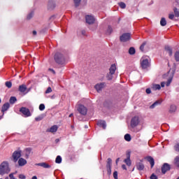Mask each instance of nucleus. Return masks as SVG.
I'll use <instances>...</instances> for the list:
<instances>
[{
	"label": "nucleus",
	"instance_id": "2",
	"mask_svg": "<svg viewBox=\"0 0 179 179\" xmlns=\"http://www.w3.org/2000/svg\"><path fill=\"white\" fill-rule=\"evenodd\" d=\"M10 172L9 164L6 162H2L0 165V175L3 176V174H8Z\"/></svg>",
	"mask_w": 179,
	"mask_h": 179
},
{
	"label": "nucleus",
	"instance_id": "59",
	"mask_svg": "<svg viewBox=\"0 0 179 179\" xmlns=\"http://www.w3.org/2000/svg\"><path fill=\"white\" fill-rule=\"evenodd\" d=\"M49 71H50L51 72H52V73H55V71H54V69H49Z\"/></svg>",
	"mask_w": 179,
	"mask_h": 179
},
{
	"label": "nucleus",
	"instance_id": "44",
	"mask_svg": "<svg viewBox=\"0 0 179 179\" xmlns=\"http://www.w3.org/2000/svg\"><path fill=\"white\" fill-rule=\"evenodd\" d=\"M39 110L41 111H43V110H45V106L44 105V103H41L40 106H39Z\"/></svg>",
	"mask_w": 179,
	"mask_h": 179
},
{
	"label": "nucleus",
	"instance_id": "19",
	"mask_svg": "<svg viewBox=\"0 0 179 179\" xmlns=\"http://www.w3.org/2000/svg\"><path fill=\"white\" fill-rule=\"evenodd\" d=\"M18 164H19V166H23L27 164V161H26V159H24L23 158H20L18 160Z\"/></svg>",
	"mask_w": 179,
	"mask_h": 179
},
{
	"label": "nucleus",
	"instance_id": "20",
	"mask_svg": "<svg viewBox=\"0 0 179 179\" xmlns=\"http://www.w3.org/2000/svg\"><path fill=\"white\" fill-rule=\"evenodd\" d=\"M165 51H166L170 57L173 55V49L170 46H166Z\"/></svg>",
	"mask_w": 179,
	"mask_h": 179
},
{
	"label": "nucleus",
	"instance_id": "14",
	"mask_svg": "<svg viewBox=\"0 0 179 179\" xmlns=\"http://www.w3.org/2000/svg\"><path fill=\"white\" fill-rule=\"evenodd\" d=\"M55 1L54 0H49L48 3V9L49 10H52V9L55 8Z\"/></svg>",
	"mask_w": 179,
	"mask_h": 179
},
{
	"label": "nucleus",
	"instance_id": "3",
	"mask_svg": "<svg viewBox=\"0 0 179 179\" xmlns=\"http://www.w3.org/2000/svg\"><path fill=\"white\" fill-rule=\"evenodd\" d=\"M54 59H55V62L57 64H58L59 65H64V64H65V62H66L65 57L60 52L55 53V55L54 56Z\"/></svg>",
	"mask_w": 179,
	"mask_h": 179
},
{
	"label": "nucleus",
	"instance_id": "61",
	"mask_svg": "<svg viewBox=\"0 0 179 179\" xmlns=\"http://www.w3.org/2000/svg\"><path fill=\"white\" fill-rule=\"evenodd\" d=\"M31 179H37V176H33Z\"/></svg>",
	"mask_w": 179,
	"mask_h": 179
},
{
	"label": "nucleus",
	"instance_id": "1",
	"mask_svg": "<svg viewBox=\"0 0 179 179\" xmlns=\"http://www.w3.org/2000/svg\"><path fill=\"white\" fill-rule=\"evenodd\" d=\"M173 78H174V73L169 71L167 73L163 76L164 79H166L167 82H162L161 83V87H164V86H170L173 80Z\"/></svg>",
	"mask_w": 179,
	"mask_h": 179
},
{
	"label": "nucleus",
	"instance_id": "29",
	"mask_svg": "<svg viewBox=\"0 0 179 179\" xmlns=\"http://www.w3.org/2000/svg\"><path fill=\"white\" fill-rule=\"evenodd\" d=\"M160 24H161V26H163V27H164V26H166V24H167V21H166V18L162 17L161 19Z\"/></svg>",
	"mask_w": 179,
	"mask_h": 179
},
{
	"label": "nucleus",
	"instance_id": "50",
	"mask_svg": "<svg viewBox=\"0 0 179 179\" xmlns=\"http://www.w3.org/2000/svg\"><path fill=\"white\" fill-rule=\"evenodd\" d=\"M175 14L171 13L169 15V18L171 19V20H173L174 19Z\"/></svg>",
	"mask_w": 179,
	"mask_h": 179
},
{
	"label": "nucleus",
	"instance_id": "52",
	"mask_svg": "<svg viewBox=\"0 0 179 179\" xmlns=\"http://www.w3.org/2000/svg\"><path fill=\"white\" fill-rule=\"evenodd\" d=\"M145 92L147 94H150V93H152V90H150V88H147Z\"/></svg>",
	"mask_w": 179,
	"mask_h": 179
},
{
	"label": "nucleus",
	"instance_id": "25",
	"mask_svg": "<svg viewBox=\"0 0 179 179\" xmlns=\"http://www.w3.org/2000/svg\"><path fill=\"white\" fill-rule=\"evenodd\" d=\"M112 164H113V159H111V158H108L107 159L106 169L111 168Z\"/></svg>",
	"mask_w": 179,
	"mask_h": 179
},
{
	"label": "nucleus",
	"instance_id": "24",
	"mask_svg": "<svg viewBox=\"0 0 179 179\" xmlns=\"http://www.w3.org/2000/svg\"><path fill=\"white\" fill-rule=\"evenodd\" d=\"M10 107V105H9V103H4L2 106V110L1 111L3 113H5V111H7V110Z\"/></svg>",
	"mask_w": 179,
	"mask_h": 179
},
{
	"label": "nucleus",
	"instance_id": "56",
	"mask_svg": "<svg viewBox=\"0 0 179 179\" xmlns=\"http://www.w3.org/2000/svg\"><path fill=\"white\" fill-rule=\"evenodd\" d=\"M81 34H82L83 36H86V31L82 30V31H81Z\"/></svg>",
	"mask_w": 179,
	"mask_h": 179
},
{
	"label": "nucleus",
	"instance_id": "37",
	"mask_svg": "<svg viewBox=\"0 0 179 179\" xmlns=\"http://www.w3.org/2000/svg\"><path fill=\"white\" fill-rule=\"evenodd\" d=\"M17 99H16V97H15V96H11L10 98V104H15V101H17Z\"/></svg>",
	"mask_w": 179,
	"mask_h": 179
},
{
	"label": "nucleus",
	"instance_id": "8",
	"mask_svg": "<svg viewBox=\"0 0 179 179\" xmlns=\"http://www.w3.org/2000/svg\"><path fill=\"white\" fill-rule=\"evenodd\" d=\"M106 83H99L95 85L94 89L96 90L98 93H100V92H101L103 89L106 87Z\"/></svg>",
	"mask_w": 179,
	"mask_h": 179
},
{
	"label": "nucleus",
	"instance_id": "31",
	"mask_svg": "<svg viewBox=\"0 0 179 179\" xmlns=\"http://www.w3.org/2000/svg\"><path fill=\"white\" fill-rule=\"evenodd\" d=\"M31 154V148H27L25 150V155L27 157H29V156H30Z\"/></svg>",
	"mask_w": 179,
	"mask_h": 179
},
{
	"label": "nucleus",
	"instance_id": "30",
	"mask_svg": "<svg viewBox=\"0 0 179 179\" xmlns=\"http://www.w3.org/2000/svg\"><path fill=\"white\" fill-rule=\"evenodd\" d=\"M174 164L176 166V167H179V157L177 156L174 159Z\"/></svg>",
	"mask_w": 179,
	"mask_h": 179
},
{
	"label": "nucleus",
	"instance_id": "64",
	"mask_svg": "<svg viewBox=\"0 0 179 179\" xmlns=\"http://www.w3.org/2000/svg\"><path fill=\"white\" fill-rule=\"evenodd\" d=\"M56 142H59V139H56Z\"/></svg>",
	"mask_w": 179,
	"mask_h": 179
},
{
	"label": "nucleus",
	"instance_id": "9",
	"mask_svg": "<svg viewBox=\"0 0 179 179\" xmlns=\"http://www.w3.org/2000/svg\"><path fill=\"white\" fill-rule=\"evenodd\" d=\"M77 110L82 115H86V114H87V108L83 105H79Z\"/></svg>",
	"mask_w": 179,
	"mask_h": 179
},
{
	"label": "nucleus",
	"instance_id": "46",
	"mask_svg": "<svg viewBox=\"0 0 179 179\" xmlns=\"http://www.w3.org/2000/svg\"><path fill=\"white\" fill-rule=\"evenodd\" d=\"M146 45V42H144L141 46L140 50L141 51H143V49L145 48V46Z\"/></svg>",
	"mask_w": 179,
	"mask_h": 179
},
{
	"label": "nucleus",
	"instance_id": "27",
	"mask_svg": "<svg viewBox=\"0 0 179 179\" xmlns=\"http://www.w3.org/2000/svg\"><path fill=\"white\" fill-rule=\"evenodd\" d=\"M159 104H162V101H156L154 103H152L150 106V108L153 109L155 107L159 106Z\"/></svg>",
	"mask_w": 179,
	"mask_h": 179
},
{
	"label": "nucleus",
	"instance_id": "45",
	"mask_svg": "<svg viewBox=\"0 0 179 179\" xmlns=\"http://www.w3.org/2000/svg\"><path fill=\"white\" fill-rule=\"evenodd\" d=\"M52 92V89L51 87L47 88L46 91L45 92V94H48V93H51Z\"/></svg>",
	"mask_w": 179,
	"mask_h": 179
},
{
	"label": "nucleus",
	"instance_id": "47",
	"mask_svg": "<svg viewBox=\"0 0 179 179\" xmlns=\"http://www.w3.org/2000/svg\"><path fill=\"white\" fill-rule=\"evenodd\" d=\"M113 177L115 179H118V172L117 171H114Z\"/></svg>",
	"mask_w": 179,
	"mask_h": 179
},
{
	"label": "nucleus",
	"instance_id": "42",
	"mask_svg": "<svg viewBox=\"0 0 179 179\" xmlns=\"http://www.w3.org/2000/svg\"><path fill=\"white\" fill-rule=\"evenodd\" d=\"M114 74H111V73H108L107 76H106V78L108 79V80H113V76Z\"/></svg>",
	"mask_w": 179,
	"mask_h": 179
},
{
	"label": "nucleus",
	"instance_id": "28",
	"mask_svg": "<svg viewBox=\"0 0 179 179\" xmlns=\"http://www.w3.org/2000/svg\"><path fill=\"white\" fill-rule=\"evenodd\" d=\"M131 156L129 155L127 156V158L126 159H124V163L127 164V166H131V159H130Z\"/></svg>",
	"mask_w": 179,
	"mask_h": 179
},
{
	"label": "nucleus",
	"instance_id": "32",
	"mask_svg": "<svg viewBox=\"0 0 179 179\" xmlns=\"http://www.w3.org/2000/svg\"><path fill=\"white\" fill-rule=\"evenodd\" d=\"M62 162V158L61 157V156L58 155L57 157H56V159H55V163H57L58 164H59L60 163Z\"/></svg>",
	"mask_w": 179,
	"mask_h": 179
},
{
	"label": "nucleus",
	"instance_id": "36",
	"mask_svg": "<svg viewBox=\"0 0 179 179\" xmlns=\"http://www.w3.org/2000/svg\"><path fill=\"white\" fill-rule=\"evenodd\" d=\"M124 139L127 141V142H131V135L127 134L124 136Z\"/></svg>",
	"mask_w": 179,
	"mask_h": 179
},
{
	"label": "nucleus",
	"instance_id": "35",
	"mask_svg": "<svg viewBox=\"0 0 179 179\" xmlns=\"http://www.w3.org/2000/svg\"><path fill=\"white\" fill-rule=\"evenodd\" d=\"M175 59L177 62H179V50L176 51L174 55Z\"/></svg>",
	"mask_w": 179,
	"mask_h": 179
},
{
	"label": "nucleus",
	"instance_id": "48",
	"mask_svg": "<svg viewBox=\"0 0 179 179\" xmlns=\"http://www.w3.org/2000/svg\"><path fill=\"white\" fill-rule=\"evenodd\" d=\"M33 16H34V13H31L27 15V19L28 20H30V19H31V17H33Z\"/></svg>",
	"mask_w": 179,
	"mask_h": 179
},
{
	"label": "nucleus",
	"instance_id": "7",
	"mask_svg": "<svg viewBox=\"0 0 179 179\" xmlns=\"http://www.w3.org/2000/svg\"><path fill=\"white\" fill-rule=\"evenodd\" d=\"M139 117L135 116L131 120V128H135L136 127H138L139 125Z\"/></svg>",
	"mask_w": 179,
	"mask_h": 179
},
{
	"label": "nucleus",
	"instance_id": "38",
	"mask_svg": "<svg viewBox=\"0 0 179 179\" xmlns=\"http://www.w3.org/2000/svg\"><path fill=\"white\" fill-rule=\"evenodd\" d=\"M73 1H74V5L76 8H78V6L80 5V2H82V0H73Z\"/></svg>",
	"mask_w": 179,
	"mask_h": 179
},
{
	"label": "nucleus",
	"instance_id": "40",
	"mask_svg": "<svg viewBox=\"0 0 179 179\" xmlns=\"http://www.w3.org/2000/svg\"><path fill=\"white\" fill-rule=\"evenodd\" d=\"M106 33L107 34H111V33H113V27H111L110 26H108Z\"/></svg>",
	"mask_w": 179,
	"mask_h": 179
},
{
	"label": "nucleus",
	"instance_id": "41",
	"mask_svg": "<svg viewBox=\"0 0 179 179\" xmlns=\"http://www.w3.org/2000/svg\"><path fill=\"white\" fill-rule=\"evenodd\" d=\"M45 115H41L40 116L37 117L35 118L36 121H41L44 118Z\"/></svg>",
	"mask_w": 179,
	"mask_h": 179
},
{
	"label": "nucleus",
	"instance_id": "12",
	"mask_svg": "<svg viewBox=\"0 0 179 179\" xmlns=\"http://www.w3.org/2000/svg\"><path fill=\"white\" fill-rule=\"evenodd\" d=\"M168 111L169 114H176V113H177V106L175 104H171Z\"/></svg>",
	"mask_w": 179,
	"mask_h": 179
},
{
	"label": "nucleus",
	"instance_id": "49",
	"mask_svg": "<svg viewBox=\"0 0 179 179\" xmlns=\"http://www.w3.org/2000/svg\"><path fill=\"white\" fill-rule=\"evenodd\" d=\"M174 149L176 152H179V143H177L174 145Z\"/></svg>",
	"mask_w": 179,
	"mask_h": 179
},
{
	"label": "nucleus",
	"instance_id": "58",
	"mask_svg": "<svg viewBox=\"0 0 179 179\" xmlns=\"http://www.w3.org/2000/svg\"><path fill=\"white\" fill-rule=\"evenodd\" d=\"M32 34H33V36H36L37 35V31H33Z\"/></svg>",
	"mask_w": 179,
	"mask_h": 179
},
{
	"label": "nucleus",
	"instance_id": "21",
	"mask_svg": "<svg viewBox=\"0 0 179 179\" xmlns=\"http://www.w3.org/2000/svg\"><path fill=\"white\" fill-rule=\"evenodd\" d=\"M27 90V87L26 85H21L19 86V91L21 92V93H24Z\"/></svg>",
	"mask_w": 179,
	"mask_h": 179
},
{
	"label": "nucleus",
	"instance_id": "43",
	"mask_svg": "<svg viewBox=\"0 0 179 179\" xmlns=\"http://www.w3.org/2000/svg\"><path fill=\"white\" fill-rule=\"evenodd\" d=\"M5 85L6 86V87H8V89H10V87H12V83L11 82L7 81V82H6Z\"/></svg>",
	"mask_w": 179,
	"mask_h": 179
},
{
	"label": "nucleus",
	"instance_id": "54",
	"mask_svg": "<svg viewBox=\"0 0 179 179\" xmlns=\"http://www.w3.org/2000/svg\"><path fill=\"white\" fill-rule=\"evenodd\" d=\"M19 178L20 179H26V176L23 174L19 175Z\"/></svg>",
	"mask_w": 179,
	"mask_h": 179
},
{
	"label": "nucleus",
	"instance_id": "53",
	"mask_svg": "<svg viewBox=\"0 0 179 179\" xmlns=\"http://www.w3.org/2000/svg\"><path fill=\"white\" fill-rule=\"evenodd\" d=\"M151 179H157V176L155 175V173H152L150 176Z\"/></svg>",
	"mask_w": 179,
	"mask_h": 179
},
{
	"label": "nucleus",
	"instance_id": "13",
	"mask_svg": "<svg viewBox=\"0 0 179 179\" xmlns=\"http://www.w3.org/2000/svg\"><path fill=\"white\" fill-rule=\"evenodd\" d=\"M170 169H171L170 164L165 163L162 167V173L163 174H166V173H167V171H169Z\"/></svg>",
	"mask_w": 179,
	"mask_h": 179
},
{
	"label": "nucleus",
	"instance_id": "6",
	"mask_svg": "<svg viewBox=\"0 0 179 179\" xmlns=\"http://www.w3.org/2000/svg\"><path fill=\"white\" fill-rule=\"evenodd\" d=\"M85 22L87 24H94L96 18L93 15H88L85 16Z\"/></svg>",
	"mask_w": 179,
	"mask_h": 179
},
{
	"label": "nucleus",
	"instance_id": "60",
	"mask_svg": "<svg viewBox=\"0 0 179 179\" xmlns=\"http://www.w3.org/2000/svg\"><path fill=\"white\" fill-rule=\"evenodd\" d=\"M120 162V158H117V159H116V164H118V162Z\"/></svg>",
	"mask_w": 179,
	"mask_h": 179
},
{
	"label": "nucleus",
	"instance_id": "22",
	"mask_svg": "<svg viewBox=\"0 0 179 179\" xmlns=\"http://www.w3.org/2000/svg\"><path fill=\"white\" fill-rule=\"evenodd\" d=\"M136 169H137V170H139L141 171L143 170V169H145V165H143V164L141 162H138L136 164Z\"/></svg>",
	"mask_w": 179,
	"mask_h": 179
},
{
	"label": "nucleus",
	"instance_id": "33",
	"mask_svg": "<svg viewBox=\"0 0 179 179\" xmlns=\"http://www.w3.org/2000/svg\"><path fill=\"white\" fill-rule=\"evenodd\" d=\"M173 12L176 17H179V9L177 8H173Z\"/></svg>",
	"mask_w": 179,
	"mask_h": 179
},
{
	"label": "nucleus",
	"instance_id": "16",
	"mask_svg": "<svg viewBox=\"0 0 179 179\" xmlns=\"http://www.w3.org/2000/svg\"><path fill=\"white\" fill-rule=\"evenodd\" d=\"M97 125H99V127H101L103 129H106V128H107V124L104 120H99L97 122Z\"/></svg>",
	"mask_w": 179,
	"mask_h": 179
},
{
	"label": "nucleus",
	"instance_id": "39",
	"mask_svg": "<svg viewBox=\"0 0 179 179\" xmlns=\"http://www.w3.org/2000/svg\"><path fill=\"white\" fill-rule=\"evenodd\" d=\"M129 54H130V55H134L135 54V48H130L129 49Z\"/></svg>",
	"mask_w": 179,
	"mask_h": 179
},
{
	"label": "nucleus",
	"instance_id": "18",
	"mask_svg": "<svg viewBox=\"0 0 179 179\" xmlns=\"http://www.w3.org/2000/svg\"><path fill=\"white\" fill-rule=\"evenodd\" d=\"M57 131H58V126L57 125H54L48 129V132H51L52 134H55Z\"/></svg>",
	"mask_w": 179,
	"mask_h": 179
},
{
	"label": "nucleus",
	"instance_id": "34",
	"mask_svg": "<svg viewBox=\"0 0 179 179\" xmlns=\"http://www.w3.org/2000/svg\"><path fill=\"white\" fill-rule=\"evenodd\" d=\"M118 5L121 8V9H125V8H127V4H125V3L124 2H119Z\"/></svg>",
	"mask_w": 179,
	"mask_h": 179
},
{
	"label": "nucleus",
	"instance_id": "23",
	"mask_svg": "<svg viewBox=\"0 0 179 179\" xmlns=\"http://www.w3.org/2000/svg\"><path fill=\"white\" fill-rule=\"evenodd\" d=\"M147 160H148V162H149V163H150L151 168H153V166H155V159H153V157H147Z\"/></svg>",
	"mask_w": 179,
	"mask_h": 179
},
{
	"label": "nucleus",
	"instance_id": "51",
	"mask_svg": "<svg viewBox=\"0 0 179 179\" xmlns=\"http://www.w3.org/2000/svg\"><path fill=\"white\" fill-rule=\"evenodd\" d=\"M106 169H107L108 176H111V168H106Z\"/></svg>",
	"mask_w": 179,
	"mask_h": 179
},
{
	"label": "nucleus",
	"instance_id": "63",
	"mask_svg": "<svg viewBox=\"0 0 179 179\" xmlns=\"http://www.w3.org/2000/svg\"><path fill=\"white\" fill-rule=\"evenodd\" d=\"M105 107H107V102L104 103Z\"/></svg>",
	"mask_w": 179,
	"mask_h": 179
},
{
	"label": "nucleus",
	"instance_id": "62",
	"mask_svg": "<svg viewBox=\"0 0 179 179\" xmlns=\"http://www.w3.org/2000/svg\"><path fill=\"white\" fill-rule=\"evenodd\" d=\"M73 115V113H71L70 115H69V117H72Z\"/></svg>",
	"mask_w": 179,
	"mask_h": 179
},
{
	"label": "nucleus",
	"instance_id": "57",
	"mask_svg": "<svg viewBox=\"0 0 179 179\" xmlns=\"http://www.w3.org/2000/svg\"><path fill=\"white\" fill-rule=\"evenodd\" d=\"M122 169H123V170H127V166L125 164L122 165Z\"/></svg>",
	"mask_w": 179,
	"mask_h": 179
},
{
	"label": "nucleus",
	"instance_id": "10",
	"mask_svg": "<svg viewBox=\"0 0 179 179\" xmlns=\"http://www.w3.org/2000/svg\"><path fill=\"white\" fill-rule=\"evenodd\" d=\"M22 156V152L20 151H15L13 154V160L16 163L19 160L20 157Z\"/></svg>",
	"mask_w": 179,
	"mask_h": 179
},
{
	"label": "nucleus",
	"instance_id": "5",
	"mask_svg": "<svg viewBox=\"0 0 179 179\" xmlns=\"http://www.w3.org/2000/svg\"><path fill=\"white\" fill-rule=\"evenodd\" d=\"M120 38L122 43H127L129 41V40H131V34L129 33L123 34Z\"/></svg>",
	"mask_w": 179,
	"mask_h": 179
},
{
	"label": "nucleus",
	"instance_id": "55",
	"mask_svg": "<svg viewBox=\"0 0 179 179\" xmlns=\"http://www.w3.org/2000/svg\"><path fill=\"white\" fill-rule=\"evenodd\" d=\"M9 177H10V179H17V178H15V176H13V173H10V174L9 175Z\"/></svg>",
	"mask_w": 179,
	"mask_h": 179
},
{
	"label": "nucleus",
	"instance_id": "15",
	"mask_svg": "<svg viewBox=\"0 0 179 179\" xmlns=\"http://www.w3.org/2000/svg\"><path fill=\"white\" fill-rule=\"evenodd\" d=\"M36 166L43 167V169H51V165H50L47 162H41V163L36 164Z\"/></svg>",
	"mask_w": 179,
	"mask_h": 179
},
{
	"label": "nucleus",
	"instance_id": "17",
	"mask_svg": "<svg viewBox=\"0 0 179 179\" xmlns=\"http://www.w3.org/2000/svg\"><path fill=\"white\" fill-rule=\"evenodd\" d=\"M109 73L111 75H114L115 73V71H117V66H115V64H112L111 66L109 69Z\"/></svg>",
	"mask_w": 179,
	"mask_h": 179
},
{
	"label": "nucleus",
	"instance_id": "4",
	"mask_svg": "<svg viewBox=\"0 0 179 179\" xmlns=\"http://www.w3.org/2000/svg\"><path fill=\"white\" fill-rule=\"evenodd\" d=\"M141 65L143 69H146L150 66V63H149V59L142 58L141 60Z\"/></svg>",
	"mask_w": 179,
	"mask_h": 179
},
{
	"label": "nucleus",
	"instance_id": "26",
	"mask_svg": "<svg viewBox=\"0 0 179 179\" xmlns=\"http://www.w3.org/2000/svg\"><path fill=\"white\" fill-rule=\"evenodd\" d=\"M152 90H160L162 89V87L159 84H153L152 86Z\"/></svg>",
	"mask_w": 179,
	"mask_h": 179
},
{
	"label": "nucleus",
	"instance_id": "11",
	"mask_svg": "<svg viewBox=\"0 0 179 179\" xmlns=\"http://www.w3.org/2000/svg\"><path fill=\"white\" fill-rule=\"evenodd\" d=\"M20 111L25 117H30V115H31V113H30V110H29V108L22 107V108H20Z\"/></svg>",
	"mask_w": 179,
	"mask_h": 179
}]
</instances>
